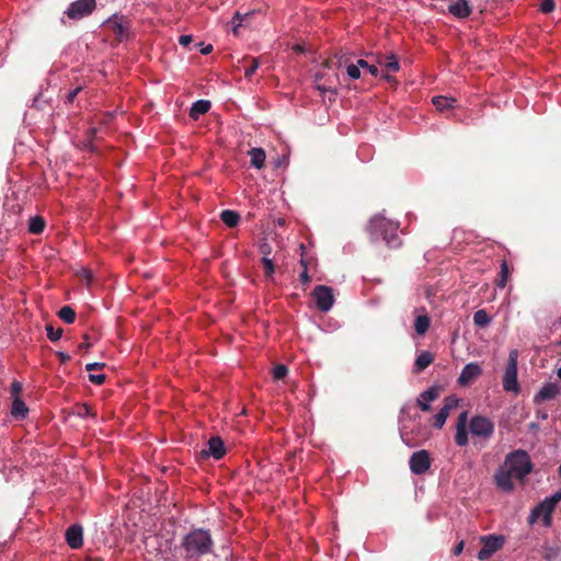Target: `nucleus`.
Listing matches in <instances>:
<instances>
[{"label": "nucleus", "instance_id": "nucleus-1", "mask_svg": "<svg viewBox=\"0 0 561 561\" xmlns=\"http://www.w3.org/2000/svg\"><path fill=\"white\" fill-rule=\"evenodd\" d=\"M533 470L529 455L517 449L506 455L504 465L494 474V481L499 489L511 492L514 489L513 478L523 479Z\"/></svg>", "mask_w": 561, "mask_h": 561}, {"label": "nucleus", "instance_id": "nucleus-2", "mask_svg": "<svg viewBox=\"0 0 561 561\" xmlns=\"http://www.w3.org/2000/svg\"><path fill=\"white\" fill-rule=\"evenodd\" d=\"M467 426L469 427L472 436L480 437L483 440H489L495 431V425L491 419L483 415H473L468 423V412L463 411L458 415L456 424L455 443L459 447L468 445L469 438Z\"/></svg>", "mask_w": 561, "mask_h": 561}, {"label": "nucleus", "instance_id": "nucleus-3", "mask_svg": "<svg viewBox=\"0 0 561 561\" xmlns=\"http://www.w3.org/2000/svg\"><path fill=\"white\" fill-rule=\"evenodd\" d=\"M181 556L196 561H216L213 552V539L208 531L195 529L187 534L181 542Z\"/></svg>", "mask_w": 561, "mask_h": 561}, {"label": "nucleus", "instance_id": "nucleus-4", "mask_svg": "<svg viewBox=\"0 0 561 561\" xmlns=\"http://www.w3.org/2000/svg\"><path fill=\"white\" fill-rule=\"evenodd\" d=\"M399 229V225L393 222L381 215L374 216L368 226V231L373 238H382L386 243L396 248L399 244L397 231Z\"/></svg>", "mask_w": 561, "mask_h": 561}, {"label": "nucleus", "instance_id": "nucleus-5", "mask_svg": "<svg viewBox=\"0 0 561 561\" xmlns=\"http://www.w3.org/2000/svg\"><path fill=\"white\" fill-rule=\"evenodd\" d=\"M561 501V490L557 491L549 497H546L540 502L533 511L529 516V523L533 524L539 517H542L543 525L546 527L551 526L552 518L551 514L554 511L557 504Z\"/></svg>", "mask_w": 561, "mask_h": 561}, {"label": "nucleus", "instance_id": "nucleus-6", "mask_svg": "<svg viewBox=\"0 0 561 561\" xmlns=\"http://www.w3.org/2000/svg\"><path fill=\"white\" fill-rule=\"evenodd\" d=\"M517 350H512L508 354V360L503 377V388L508 392H518L519 385L517 381Z\"/></svg>", "mask_w": 561, "mask_h": 561}, {"label": "nucleus", "instance_id": "nucleus-7", "mask_svg": "<svg viewBox=\"0 0 561 561\" xmlns=\"http://www.w3.org/2000/svg\"><path fill=\"white\" fill-rule=\"evenodd\" d=\"M482 548L479 550L477 558L481 561L488 560L493 553L499 551L504 545L503 536L489 535L480 538Z\"/></svg>", "mask_w": 561, "mask_h": 561}, {"label": "nucleus", "instance_id": "nucleus-8", "mask_svg": "<svg viewBox=\"0 0 561 561\" xmlns=\"http://www.w3.org/2000/svg\"><path fill=\"white\" fill-rule=\"evenodd\" d=\"M431 463L430 453L425 449L414 451L409 460L411 472L417 476L424 474L431 468Z\"/></svg>", "mask_w": 561, "mask_h": 561}, {"label": "nucleus", "instance_id": "nucleus-9", "mask_svg": "<svg viewBox=\"0 0 561 561\" xmlns=\"http://www.w3.org/2000/svg\"><path fill=\"white\" fill-rule=\"evenodd\" d=\"M312 296L316 299L317 308L320 311H329L334 304L333 290L331 287L325 285H318L312 291Z\"/></svg>", "mask_w": 561, "mask_h": 561}, {"label": "nucleus", "instance_id": "nucleus-10", "mask_svg": "<svg viewBox=\"0 0 561 561\" xmlns=\"http://www.w3.org/2000/svg\"><path fill=\"white\" fill-rule=\"evenodd\" d=\"M95 8V0H78L72 2L68 10L67 15L70 19L78 20L90 14Z\"/></svg>", "mask_w": 561, "mask_h": 561}, {"label": "nucleus", "instance_id": "nucleus-11", "mask_svg": "<svg viewBox=\"0 0 561 561\" xmlns=\"http://www.w3.org/2000/svg\"><path fill=\"white\" fill-rule=\"evenodd\" d=\"M377 62L378 65L382 66L386 70V73L382 76L383 79L390 83H396V79L389 73L397 72L400 70V65L397 56L394 54H390L388 56H378Z\"/></svg>", "mask_w": 561, "mask_h": 561}, {"label": "nucleus", "instance_id": "nucleus-12", "mask_svg": "<svg viewBox=\"0 0 561 561\" xmlns=\"http://www.w3.org/2000/svg\"><path fill=\"white\" fill-rule=\"evenodd\" d=\"M481 375L482 368L480 365L477 363H469L462 368L457 381L460 386H468Z\"/></svg>", "mask_w": 561, "mask_h": 561}, {"label": "nucleus", "instance_id": "nucleus-13", "mask_svg": "<svg viewBox=\"0 0 561 561\" xmlns=\"http://www.w3.org/2000/svg\"><path fill=\"white\" fill-rule=\"evenodd\" d=\"M448 12L458 19H466L472 13L467 0H454L448 5Z\"/></svg>", "mask_w": 561, "mask_h": 561}, {"label": "nucleus", "instance_id": "nucleus-14", "mask_svg": "<svg viewBox=\"0 0 561 561\" xmlns=\"http://www.w3.org/2000/svg\"><path fill=\"white\" fill-rule=\"evenodd\" d=\"M439 397V389L437 387H431L430 389L423 391L419 399L417 405L424 412L431 411V405L428 404L432 401H435Z\"/></svg>", "mask_w": 561, "mask_h": 561}, {"label": "nucleus", "instance_id": "nucleus-15", "mask_svg": "<svg viewBox=\"0 0 561 561\" xmlns=\"http://www.w3.org/2000/svg\"><path fill=\"white\" fill-rule=\"evenodd\" d=\"M207 445V454L216 460L221 459L226 455L225 444L219 436L210 437Z\"/></svg>", "mask_w": 561, "mask_h": 561}, {"label": "nucleus", "instance_id": "nucleus-16", "mask_svg": "<svg viewBox=\"0 0 561 561\" xmlns=\"http://www.w3.org/2000/svg\"><path fill=\"white\" fill-rule=\"evenodd\" d=\"M67 543L72 549H78L82 545V528L78 525L69 527L66 531Z\"/></svg>", "mask_w": 561, "mask_h": 561}, {"label": "nucleus", "instance_id": "nucleus-17", "mask_svg": "<svg viewBox=\"0 0 561 561\" xmlns=\"http://www.w3.org/2000/svg\"><path fill=\"white\" fill-rule=\"evenodd\" d=\"M559 386L557 383H548L539 390L534 400L537 403L546 400H552L559 394Z\"/></svg>", "mask_w": 561, "mask_h": 561}, {"label": "nucleus", "instance_id": "nucleus-18", "mask_svg": "<svg viewBox=\"0 0 561 561\" xmlns=\"http://www.w3.org/2000/svg\"><path fill=\"white\" fill-rule=\"evenodd\" d=\"M434 362V355L431 352H422L415 359L414 373H421Z\"/></svg>", "mask_w": 561, "mask_h": 561}, {"label": "nucleus", "instance_id": "nucleus-19", "mask_svg": "<svg viewBox=\"0 0 561 561\" xmlns=\"http://www.w3.org/2000/svg\"><path fill=\"white\" fill-rule=\"evenodd\" d=\"M210 108V102L207 100H198L196 101L191 110H190V116L193 119H198L199 115L205 114Z\"/></svg>", "mask_w": 561, "mask_h": 561}, {"label": "nucleus", "instance_id": "nucleus-20", "mask_svg": "<svg viewBox=\"0 0 561 561\" xmlns=\"http://www.w3.org/2000/svg\"><path fill=\"white\" fill-rule=\"evenodd\" d=\"M220 219L227 227L233 228L238 226L240 221V215L234 210L226 209L221 211Z\"/></svg>", "mask_w": 561, "mask_h": 561}, {"label": "nucleus", "instance_id": "nucleus-21", "mask_svg": "<svg viewBox=\"0 0 561 561\" xmlns=\"http://www.w3.org/2000/svg\"><path fill=\"white\" fill-rule=\"evenodd\" d=\"M249 154L251 157V164L253 167L256 169H262L264 167L266 156L262 148H252L249 151Z\"/></svg>", "mask_w": 561, "mask_h": 561}, {"label": "nucleus", "instance_id": "nucleus-22", "mask_svg": "<svg viewBox=\"0 0 561 561\" xmlns=\"http://www.w3.org/2000/svg\"><path fill=\"white\" fill-rule=\"evenodd\" d=\"M455 102H456L455 99L447 98V96H444V95H437V96H434L432 99V103L440 112H443L445 110H448V108H453Z\"/></svg>", "mask_w": 561, "mask_h": 561}, {"label": "nucleus", "instance_id": "nucleus-23", "mask_svg": "<svg viewBox=\"0 0 561 561\" xmlns=\"http://www.w3.org/2000/svg\"><path fill=\"white\" fill-rule=\"evenodd\" d=\"M430 325L431 319L426 313L417 316L414 321V330L420 335L425 334L428 331Z\"/></svg>", "mask_w": 561, "mask_h": 561}, {"label": "nucleus", "instance_id": "nucleus-24", "mask_svg": "<svg viewBox=\"0 0 561 561\" xmlns=\"http://www.w3.org/2000/svg\"><path fill=\"white\" fill-rule=\"evenodd\" d=\"M501 270H500V273L495 279V285L496 287L503 289L506 284H507V280H508V276H510V267H508V264L505 260L502 261L501 263Z\"/></svg>", "mask_w": 561, "mask_h": 561}, {"label": "nucleus", "instance_id": "nucleus-25", "mask_svg": "<svg viewBox=\"0 0 561 561\" xmlns=\"http://www.w3.org/2000/svg\"><path fill=\"white\" fill-rule=\"evenodd\" d=\"M27 412H28V409L25 405V403L20 398L16 397L12 403V409H11L12 415L14 417L23 419L26 416Z\"/></svg>", "mask_w": 561, "mask_h": 561}, {"label": "nucleus", "instance_id": "nucleus-26", "mask_svg": "<svg viewBox=\"0 0 561 561\" xmlns=\"http://www.w3.org/2000/svg\"><path fill=\"white\" fill-rule=\"evenodd\" d=\"M491 322V317L484 309H480L473 313V323L479 328H484Z\"/></svg>", "mask_w": 561, "mask_h": 561}, {"label": "nucleus", "instance_id": "nucleus-27", "mask_svg": "<svg viewBox=\"0 0 561 561\" xmlns=\"http://www.w3.org/2000/svg\"><path fill=\"white\" fill-rule=\"evenodd\" d=\"M58 316L65 322L72 323L76 318V312L73 311V309L71 307L65 306L59 310Z\"/></svg>", "mask_w": 561, "mask_h": 561}, {"label": "nucleus", "instance_id": "nucleus-28", "mask_svg": "<svg viewBox=\"0 0 561 561\" xmlns=\"http://www.w3.org/2000/svg\"><path fill=\"white\" fill-rule=\"evenodd\" d=\"M107 24L113 27V30L119 37L125 36L126 25L122 19L121 20H117V19L110 20V21H107Z\"/></svg>", "mask_w": 561, "mask_h": 561}, {"label": "nucleus", "instance_id": "nucleus-29", "mask_svg": "<svg viewBox=\"0 0 561 561\" xmlns=\"http://www.w3.org/2000/svg\"><path fill=\"white\" fill-rule=\"evenodd\" d=\"M449 416V412L446 411V409H440L437 414L434 416V423L433 426L436 428H442L447 417Z\"/></svg>", "mask_w": 561, "mask_h": 561}, {"label": "nucleus", "instance_id": "nucleus-30", "mask_svg": "<svg viewBox=\"0 0 561 561\" xmlns=\"http://www.w3.org/2000/svg\"><path fill=\"white\" fill-rule=\"evenodd\" d=\"M28 229L33 233H41L44 229V220L41 217L31 218Z\"/></svg>", "mask_w": 561, "mask_h": 561}, {"label": "nucleus", "instance_id": "nucleus-31", "mask_svg": "<svg viewBox=\"0 0 561 561\" xmlns=\"http://www.w3.org/2000/svg\"><path fill=\"white\" fill-rule=\"evenodd\" d=\"M333 57L336 68H346V65H350L352 62L350 56H347L344 53H336Z\"/></svg>", "mask_w": 561, "mask_h": 561}, {"label": "nucleus", "instance_id": "nucleus-32", "mask_svg": "<svg viewBox=\"0 0 561 561\" xmlns=\"http://www.w3.org/2000/svg\"><path fill=\"white\" fill-rule=\"evenodd\" d=\"M262 264H263V267H264L265 276L268 279H272L273 278V274L275 272V265H274L273 261L271 259L264 256L262 259Z\"/></svg>", "mask_w": 561, "mask_h": 561}, {"label": "nucleus", "instance_id": "nucleus-33", "mask_svg": "<svg viewBox=\"0 0 561 561\" xmlns=\"http://www.w3.org/2000/svg\"><path fill=\"white\" fill-rule=\"evenodd\" d=\"M288 374V368L284 364H278L273 368V378L275 380H280L285 378Z\"/></svg>", "mask_w": 561, "mask_h": 561}, {"label": "nucleus", "instance_id": "nucleus-34", "mask_svg": "<svg viewBox=\"0 0 561 561\" xmlns=\"http://www.w3.org/2000/svg\"><path fill=\"white\" fill-rule=\"evenodd\" d=\"M46 332H47L48 339L53 342L58 341L62 335V330L60 328L55 330L54 327L50 324L46 325Z\"/></svg>", "mask_w": 561, "mask_h": 561}, {"label": "nucleus", "instance_id": "nucleus-35", "mask_svg": "<svg viewBox=\"0 0 561 561\" xmlns=\"http://www.w3.org/2000/svg\"><path fill=\"white\" fill-rule=\"evenodd\" d=\"M359 69H360V66H358V62L357 64L351 62L350 65H346V72L351 79L356 80L360 77Z\"/></svg>", "mask_w": 561, "mask_h": 561}, {"label": "nucleus", "instance_id": "nucleus-36", "mask_svg": "<svg viewBox=\"0 0 561 561\" xmlns=\"http://www.w3.org/2000/svg\"><path fill=\"white\" fill-rule=\"evenodd\" d=\"M250 66L245 69L244 76L250 79L260 66L257 58H249Z\"/></svg>", "mask_w": 561, "mask_h": 561}, {"label": "nucleus", "instance_id": "nucleus-37", "mask_svg": "<svg viewBox=\"0 0 561 561\" xmlns=\"http://www.w3.org/2000/svg\"><path fill=\"white\" fill-rule=\"evenodd\" d=\"M358 66H360V68H363V69H366L374 77H377L379 75V70H378L377 66L369 65L364 59H358Z\"/></svg>", "mask_w": 561, "mask_h": 561}, {"label": "nucleus", "instance_id": "nucleus-38", "mask_svg": "<svg viewBox=\"0 0 561 561\" xmlns=\"http://www.w3.org/2000/svg\"><path fill=\"white\" fill-rule=\"evenodd\" d=\"M457 405H458V399L456 397L449 396V397L445 398L444 405L442 407V409H446V411L450 413V411L453 409L457 408Z\"/></svg>", "mask_w": 561, "mask_h": 561}, {"label": "nucleus", "instance_id": "nucleus-39", "mask_svg": "<svg viewBox=\"0 0 561 561\" xmlns=\"http://www.w3.org/2000/svg\"><path fill=\"white\" fill-rule=\"evenodd\" d=\"M554 0H541L540 2V11L543 13H550L554 10Z\"/></svg>", "mask_w": 561, "mask_h": 561}, {"label": "nucleus", "instance_id": "nucleus-40", "mask_svg": "<svg viewBox=\"0 0 561 561\" xmlns=\"http://www.w3.org/2000/svg\"><path fill=\"white\" fill-rule=\"evenodd\" d=\"M193 42H194V37H193L192 35H181V36L178 38V43H179L182 47H184V48H186V49H188V50H191L190 45H191Z\"/></svg>", "mask_w": 561, "mask_h": 561}, {"label": "nucleus", "instance_id": "nucleus-41", "mask_svg": "<svg viewBox=\"0 0 561 561\" xmlns=\"http://www.w3.org/2000/svg\"><path fill=\"white\" fill-rule=\"evenodd\" d=\"M78 276L87 283V285H90L91 284V280H92V272L89 270V268H81L79 272H78Z\"/></svg>", "mask_w": 561, "mask_h": 561}, {"label": "nucleus", "instance_id": "nucleus-42", "mask_svg": "<svg viewBox=\"0 0 561 561\" xmlns=\"http://www.w3.org/2000/svg\"><path fill=\"white\" fill-rule=\"evenodd\" d=\"M194 47L199 48V51L203 55H208L214 50V47L211 44L205 45L203 42L195 43Z\"/></svg>", "mask_w": 561, "mask_h": 561}, {"label": "nucleus", "instance_id": "nucleus-43", "mask_svg": "<svg viewBox=\"0 0 561 561\" xmlns=\"http://www.w3.org/2000/svg\"><path fill=\"white\" fill-rule=\"evenodd\" d=\"M89 379H90V381H92L93 383L101 385V383H103V382H104V380H105V375H94V374H90Z\"/></svg>", "mask_w": 561, "mask_h": 561}, {"label": "nucleus", "instance_id": "nucleus-44", "mask_svg": "<svg viewBox=\"0 0 561 561\" xmlns=\"http://www.w3.org/2000/svg\"><path fill=\"white\" fill-rule=\"evenodd\" d=\"M104 367V364L103 363H89L85 365V369L88 371H92L94 369H100V368H103Z\"/></svg>", "mask_w": 561, "mask_h": 561}, {"label": "nucleus", "instance_id": "nucleus-45", "mask_svg": "<svg viewBox=\"0 0 561 561\" xmlns=\"http://www.w3.org/2000/svg\"><path fill=\"white\" fill-rule=\"evenodd\" d=\"M299 279L305 285L309 284L311 278H310V276L308 274V271H302V273L299 276Z\"/></svg>", "mask_w": 561, "mask_h": 561}, {"label": "nucleus", "instance_id": "nucleus-46", "mask_svg": "<svg viewBox=\"0 0 561 561\" xmlns=\"http://www.w3.org/2000/svg\"><path fill=\"white\" fill-rule=\"evenodd\" d=\"M78 414L81 416L91 414V408L88 405H82L79 408Z\"/></svg>", "mask_w": 561, "mask_h": 561}, {"label": "nucleus", "instance_id": "nucleus-47", "mask_svg": "<svg viewBox=\"0 0 561 561\" xmlns=\"http://www.w3.org/2000/svg\"><path fill=\"white\" fill-rule=\"evenodd\" d=\"M81 90L80 87L76 88L73 91H71L68 96H67V101L68 102H73L75 98L77 96V94L79 93V91Z\"/></svg>", "mask_w": 561, "mask_h": 561}, {"label": "nucleus", "instance_id": "nucleus-48", "mask_svg": "<svg viewBox=\"0 0 561 561\" xmlns=\"http://www.w3.org/2000/svg\"><path fill=\"white\" fill-rule=\"evenodd\" d=\"M462 550H463V541H460L454 547L453 552L455 556H459L462 552Z\"/></svg>", "mask_w": 561, "mask_h": 561}, {"label": "nucleus", "instance_id": "nucleus-49", "mask_svg": "<svg viewBox=\"0 0 561 561\" xmlns=\"http://www.w3.org/2000/svg\"><path fill=\"white\" fill-rule=\"evenodd\" d=\"M323 67H325V68H333V67H335L334 57L328 58L323 62Z\"/></svg>", "mask_w": 561, "mask_h": 561}, {"label": "nucleus", "instance_id": "nucleus-50", "mask_svg": "<svg viewBox=\"0 0 561 561\" xmlns=\"http://www.w3.org/2000/svg\"><path fill=\"white\" fill-rule=\"evenodd\" d=\"M22 389V386L20 382H13L12 383V392L13 394H18Z\"/></svg>", "mask_w": 561, "mask_h": 561}, {"label": "nucleus", "instance_id": "nucleus-51", "mask_svg": "<svg viewBox=\"0 0 561 561\" xmlns=\"http://www.w3.org/2000/svg\"><path fill=\"white\" fill-rule=\"evenodd\" d=\"M58 355L62 362H67L70 358L69 355L65 353H59Z\"/></svg>", "mask_w": 561, "mask_h": 561}, {"label": "nucleus", "instance_id": "nucleus-52", "mask_svg": "<svg viewBox=\"0 0 561 561\" xmlns=\"http://www.w3.org/2000/svg\"><path fill=\"white\" fill-rule=\"evenodd\" d=\"M300 264L304 267V271H308V263L304 257H301Z\"/></svg>", "mask_w": 561, "mask_h": 561}, {"label": "nucleus", "instance_id": "nucleus-53", "mask_svg": "<svg viewBox=\"0 0 561 561\" xmlns=\"http://www.w3.org/2000/svg\"><path fill=\"white\" fill-rule=\"evenodd\" d=\"M294 50H296V51H298V53H302V51H304V48H302V46H301V45H298V44H297V45H295V46H294Z\"/></svg>", "mask_w": 561, "mask_h": 561}, {"label": "nucleus", "instance_id": "nucleus-54", "mask_svg": "<svg viewBox=\"0 0 561 561\" xmlns=\"http://www.w3.org/2000/svg\"><path fill=\"white\" fill-rule=\"evenodd\" d=\"M317 89H318V90H320L321 92H327V91H329V89H328V88H325V87H321V85H317Z\"/></svg>", "mask_w": 561, "mask_h": 561}, {"label": "nucleus", "instance_id": "nucleus-55", "mask_svg": "<svg viewBox=\"0 0 561 561\" xmlns=\"http://www.w3.org/2000/svg\"><path fill=\"white\" fill-rule=\"evenodd\" d=\"M557 375L561 379V367L558 369Z\"/></svg>", "mask_w": 561, "mask_h": 561}, {"label": "nucleus", "instance_id": "nucleus-56", "mask_svg": "<svg viewBox=\"0 0 561 561\" xmlns=\"http://www.w3.org/2000/svg\"><path fill=\"white\" fill-rule=\"evenodd\" d=\"M89 347V344H82L80 345V348H88Z\"/></svg>", "mask_w": 561, "mask_h": 561}, {"label": "nucleus", "instance_id": "nucleus-57", "mask_svg": "<svg viewBox=\"0 0 561 561\" xmlns=\"http://www.w3.org/2000/svg\"><path fill=\"white\" fill-rule=\"evenodd\" d=\"M541 419H547V414L546 413H541Z\"/></svg>", "mask_w": 561, "mask_h": 561}, {"label": "nucleus", "instance_id": "nucleus-58", "mask_svg": "<svg viewBox=\"0 0 561 561\" xmlns=\"http://www.w3.org/2000/svg\"><path fill=\"white\" fill-rule=\"evenodd\" d=\"M239 18H240V15H239V13L237 12V13H236V16L233 18V20H234V19H239Z\"/></svg>", "mask_w": 561, "mask_h": 561}, {"label": "nucleus", "instance_id": "nucleus-59", "mask_svg": "<svg viewBox=\"0 0 561 561\" xmlns=\"http://www.w3.org/2000/svg\"><path fill=\"white\" fill-rule=\"evenodd\" d=\"M560 344H561V340H560Z\"/></svg>", "mask_w": 561, "mask_h": 561}]
</instances>
